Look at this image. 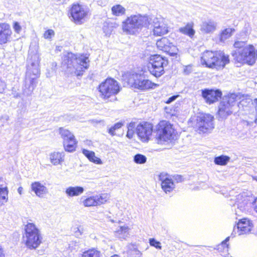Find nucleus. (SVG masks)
Instances as JSON below:
<instances>
[{"label": "nucleus", "mask_w": 257, "mask_h": 257, "mask_svg": "<svg viewBox=\"0 0 257 257\" xmlns=\"http://www.w3.org/2000/svg\"><path fill=\"white\" fill-rule=\"evenodd\" d=\"M61 67L68 74L81 76L89 67V60L87 55H77L71 52L63 54Z\"/></svg>", "instance_id": "f257e3e1"}, {"label": "nucleus", "mask_w": 257, "mask_h": 257, "mask_svg": "<svg viewBox=\"0 0 257 257\" xmlns=\"http://www.w3.org/2000/svg\"><path fill=\"white\" fill-rule=\"evenodd\" d=\"M29 57L30 58L28 60L25 84L23 88V93L26 96H30L32 93L37 83L36 80L40 74V54L37 52L34 54L30 52Z\"/></svg>", "instance_id": "f03ea898"}, {"label": "nucleus", "mask_w": 257, "mask_h": 257, "mask_svg": "<svg viewBox=\"0 0 257 257\" xmlns=\"http://www.w3.org/2000/svg\"><path fill=\"white\" fill-rule=\"evenodd\" d=\"M43 236L41 230L33 223L27 222L24 225L23 241L26 247L34 250L42 243Z\"/></svg>", "instance_id": "7ed1b4c3"}, {"label": "nucleus", "mask_w": 257, "mask_h": 257, "mask_svg": "<svg viewBox=\"0 0 257 257\" xmlns=\"http://www.w3.org/2000/svg\"><path fill=\"white\" fill-rule=\"evenodd\" d=\"M151 21V18L147 15H132L122 22V29L126 34L134 35L143 27L149 28Z\"/></svg>", "instance_id": "20e7f679"}, {"label": "nucleus", "mask_w": 257, "mask_h": 257, "mask_svg": "<svg viewBox=\"0 0 257 257\" xmlns=\"http://www.w3.org/2000/svg\"><path fill=\"white\" fill-rule=\"evenodd\" d=\"M202 65L211 68L219 69L223 68L229 62V57L221 51L212 52L207 51L203 53L201 59Z\"/></svg>", "instance_id": "39448f33"}, {"label": "nucleus", "mask_w": 257, "mask_h": 257, "mask_svg": "<svg viewBox=\"0 0 257 257\" xmlns=\"http://www.w3.org/2000/svg\"><path fill=\"white\" fill-rule=\"evenodd\" d=\"M98 89L101 98L104 100L111 98L110 101H114L116 100L115 95L120 91V87L114 79L107 78L99 84Z\"/></svg>", "instance_id": "423d86ee"}, {"label": "nucleus", "mask_w": 257, "mask_h": 257, "mask_svg": "<svg viewBox=\"0 0 257 257\" xmlns=\"http://www.w3.org/2000/svg\"><path fill=\"white\" fill-rule=\"evenodd\" d=\"M232 56L235 63H246L251 65L255 62L256 51L253 45H248L243 49L235 51Z\"/></svg>", "instance_id": "0eeeda50"}, {"label": "nucleus", "mask_w": 257, "mask_h": 257, "mask_svg": "<svg viewBox=\"0 0 257 257\" xmlns=\"http://www.w3.org/2000/svg\"><path fill=\"white\" fill-rule=\"evenodd\" d=\"M157 136L159 143L175 140L176 133L172 125L167 121H161L157 126Z\"/></svg>", "instance_id": "6e6552de"}, {"label": "nucleus", "mask_w": 257, "mask_h": 257, "mask_svg": "<svg viewBox=\"0 0 257 257\" xmlns=\"http://www.w3.org/2000/svg\"><path fill=\"white\" fill-rule=\"evenodd\" d=\"M149 70L151 74L159 77L165 73L164 68L168 64V60L160 55H152L150 59Z\"/></svg>", "instance_id": "1a4fd4ad"}, {"label": "nucleus", "mask_w": 257, "mask_h": 257, "mask_svg": "<svg viewBox=\"0 0 257 257\" xmlns=\"http://www.w3.org/2000/svg\"><path fill=\"white\" fill-rule=\"evenodd\" d=\"M237 95L232 93L223 97L218 106V114L225 117L232 112V107L236 104Z\"/></svg>", "instance_id": "9d476101"}, {"label": "nucleus", "mask_w": 257, "mask_h": 257, "mask_svg": "<svg viewBox=\"0 0 257 257\" xmlns=\"http://www.w3.org/2000/svg\"><path fill=\"white\" fill-rule=\"evenodd\" d=\"M129 83L135 88L141 90H147L155 88L158 85L145 78L140 74H133L128 80Z\"/></svg>", "instance_id": "9b49d317"}, {"label": "nucleus", "mask_w": 257, "mask_h": 257, "mask_svg": "<svg viewBox=\"0 0 257 257\" xmlns=\"http://www.w3.org/2000/svg\"><path fill=\"white\" fill-rule=\"evenodd\" d=\"M89 12V9L87 6L78 3L73 4L69 11L73 21L79 24L82 23Z\"/></svg>", "instance_id": "f8f14e48"}, {"label": "nucleus", "mask_w": 257, "mask_h": 257, "mask_svg": "<svg viewBox=\"0 0 257 257\" xmlns=\"http://www.w3.org/2000/svg\"><path fill=\"white\" fill-rule=\"evenodd\" d=\"M59 134L63 140V146L66 151L73 152L75 151L77 142L73 134L68 130L60 127Z\"/></svg>", "instance_id": "ddd939ff"}, {"label": "nucleus", "mask_w": 257, "mask_h": 257, "mask_svg": "<svg viewBox=\"0 0 257 257\" xmlns=\"http://www.w3.org/2000/svg\"><path fill=\"white\" fill-rule=\"evenodd\" d=\"M214 117L209 114H205L198 117L196 126L200 132L207 133L214 128Z\"/></svg>", "instance_id": "4468645a"}, {"label": "nucleus", "mask_w": 257, "mask_h": 257, "mask_svg": "<svg viewBox=\"0 0 257 257\" xmlns=\"http://www.w3.org/2000/svg\"><path fill=\"white\" fill-rule=\"evenodd\" d=\"M157 48L170 55L177 58L178 49L170 42L168 39L164 37L156 42Z\"/></svg>", "instance_id": "2eb2a0df"}, {"label": "nucleus", "mask_w": 257, "mask_h": 257, "mask_svg": "<svg viewBox=\"0 0 257 257\" xmlns=\"http://www.w3.org/2000/svg\"><path fill=\"white\" fill-rule=\"evenodd\" d=\"M253 227L251 221L246 218L242 219L234 226L231 236L234 237L236 234L241 235L249 233Z\"/></svg>", "instance_id": "dca6fc26"}, {"label": "nucleus", "mask_w": 257, "mask_h": 257, "mask_svg": "<svg viewBox=\"0 0 257 257\" xmlns=\"http://www.w3.org/2000/svg\"><path fill=\"white\" fill-rule=\"evenodd\" d=\"M153 132V125L149 122H144L137 125L136 133L143 142H147Z\"/></svg>", "instance_id": "f3484780"}, {"label": "nucleus", "mask_w": 257, "mask_h": 257, "mask_svg": "<svg viewBox=\"0 0 257 257\" xmlns=\"http://www.w3.org/2000/svg\"><path fill=\"white\" fill-rule=\"evenodd\" d=\"M222 93L219 90L205 89L202 90V96L205 102L211 104L216 101L221 97Z\"/></svg>", "instance_id": "a211bd4d"}, {"label": "nucleus", "mask_w": 257, "mask_h": 257, "mask_svg": "<svg viewBox=\"0 0 257 257\" xmlns=\"http://www.w3.org/2000/svg\"><path fill=\"white\" fill-rule=\"evenodd\" d=\"M150 26L154 27V34L157 36H161L167 34L168 32V27L162 21H159L157 18H151Z\"/></svg>", "instance_id": "6ab92c4d"}, {"label": "nucleus", "mask_w": 257, "mask_h": 257, "mask_svg": "<svg viewBox=\"0 0 257 257\" xmlns=\"http://www.w3.org/2000/svg\"><path fill=\"white\" fill-rule=\"evenodd\" d=\"M159 180L161 181L162 189L166 193L172 191L175 188L174 182L167 174L161 173Z\"/></svg>", "instance_id": "aec40b11"}, {"label": "nucleus", "mask_w": 257, "mask_h": 257, "mask_svg": "<svg viewBox=\"0 0 257 257\" xmlns=\"http://www.w3.org/2000/svg\"><path fill=\"white\" fill-rule=\"evenodd\" d=\"M12 34L10 25L6 23H0V44H6L9 41Z\"/></svg>", "instance_id": "412c9836"}, {"label": "nucleus", "mask_w": 257, "mask_h": 257, "mask_svg": "<svg viewBox=\"0 0 257 257\" xmlns=\"http://www.w3.org/2000/svg\"><path fill=\"white\" fill-rule=\"evenodd\" d=\"M217 27V23L215 21L208 19L202 22L200 30L204 33L210 34L214 33L216 30Z\"/></svg>", "instance_id": "4be33fe9"}, {"label": "nucleus", "mask_w": 257, "mask_h": 257, "mask_svg": "<svg viewBox=\"0 0 257 257\" xmlns=\"http://www.w3.org/2000/svg\"><path fill=\"white\" fill-rule=\"evenodd\" d=\"M31 187L32 191L40 198L44 197L48 193L47 188L40 182H35L32 183Z\"/></svg>", "instance_id": "5701e85b"}, {"label": "nucleus", "mask_w": 257, "mask_h": 257, "mask_svg": "<svg viewBox=\"0 0 257 257\" xmlns=\"http://www.w3.org/2000/svg\"><path fill=\"white\" fill-rule=\"evenodd\" d=\"M84 191L82 187L76 186H69L65 190V193L67 197H73L74 196H78L82 194Z\"/></svg>", "instance_id": "b1692460"}, {"label": "nucleus", "mask_w": 257, "mask_h": 257, "mask_svg": "<svg viewBox=\"0 0 257 257\" xmlns=\"http://www.w3.org/2000/svg\"><path fill=\"white\" fill-rule=\"evenodd\" d=\"M130 230L127 225L119 226L114 231V235L120 239H126L130 235Z\"/></svg>", "instance_id": "393cba45"}, {"label": "nucleus", "mask_w": 257, "mask_h": 257, "mask_svg": "<svg viewBox=\"0 0 257 257\" xmlns=\"http://www.w3.org/2000/svg\"><path fill=\"white\" fill-rule=\"evenodd\" d=\"M64 155L63 153L54 152L50 155L51 162L54 165L60 164L64 161Z\"/></svg>", "instance_id": "a878e982"}, {"label": "nucleus", "mask_w": 257, "mask_h": 257, "mask_svg": "<svg viewBox=\"0 0 257 257\" xmlns=\"http://www.w3.org/2000/svg\"><path fill=\"white\" fill-rule=\"evenodd\" d=\"M126 254L127 257H142V253L134 244L127 246Z\"/></svg>", "instance_id": "bb28decb"}, {"label": "nucleus", "mask_w": 257, "mask_h": 257, "mask_svg": "<svg viewBox=\"0 0 257 257\" xmlns=\"http://www.w3.org/2000/svg\"><path fill=\"white\" fill-rule=\"evenodd\" d=\"M82 153L91 162L96 164H102L101 159L95 156L94 152L86 149H83Z\"/></svg>", "instance_id": "cd10ccee"}, {"label": "nucleus", "mask_w": 257, "mask_h": 257, "mask_svg": "<svg viewBox=\"0 0 257 257\" xmlns=\"http://www.w3.org/2000/svg\"><path fill=\"white\" fill-rule=\"evenodd\" d=\"M119 25L115 22H106L103 24V31L106 35H109L114 29L118 27Z\"/></svg>", "instance_id": "c85d7f7f"}, {"label": "nucleus", "mask_w": 257, "mask_h": 257, "mask_svg": "<svg viewBox=\"0 0 257 257\" xmlns=\"http://www.w3.org/2000/svg\"><path fill=\"white\" fill-rule=\"evenodd\" d=\"M179 31L183 34L189 36L190 37H192L195 34V31L193 29V24L192 23H188L185 26L180 28Z\"/></svg>", "instance_id": "c756f323"}, {"label": "nucleus", "mask_w": 257, "mask_h": 257, "mask_svg": "<svg viewBox=\"0 0 257 257\" xmlns=\"http://www.w3.org/2000/svg\"><path fill=\"white\" fill-rule=\"evenodd\" d=\"M234 31V29L231 28H226L223 30L219 35V41L224 42L232 36Z\"/></svg>", "instance_id": "7c9ffc66"}, {"label": "nucleus", "mask_w": 257, "mask_h": 257, "mask_svg": "<svg viewBox=\"0 0 257 257\" xmlns=\"http://www.w3.org/2000/svg\"><path fill=\"white\" fill-rule=\"evenodd\" d=\"M126 10L121 5L117 4L111 8L112 14L115 16H121L124 15Z\"/></svg>", "instance_id": "2f4dec72"}, {"label": "nucleus", "mask_w": 257, "mask_h": 257, "mask_svg": "<svg viewBox=\"0 0 257 257\" xmlns=\"http://www.w3.org/2000/svg\"><path fill=\"white\" fill-rule=\"evenodd\" d=\"M94 196L97 206L104 204L110 197L109 194L107 193H102Z\"/></svg>", "instance_id": "473e14b6"}, {"label": "nucleus", "mask_w": 257, "mask_h": 257, "mask_svg": "<svg viewBox=\"0 0 257 257\" xmlns=\"http://www.w3.org/2000/svg\"><path fill=\"white\" fill-rule=\"evenodd\" d=\"M82 204L85 207L97 206L94 196L88 197L81 201Z\"/></svg>", "instance_id": "72a5a7b5"}, {"label": "nucleus", "mask_w": 257, "mask_h": 257, "mask_svg": "<svg viewBox=\"0 0 257 257\" xmlns=\"http://www.w3.org/2000/svg\"><path fill=\"white\" fill-rule=\"evenodd\" d=\"M229 157L226 156H220L215 157L214 162L216 164L219 165H225L229 160Z\"/></svg>", "instance_id": "f704fd0d"}, {"label": "nucleus", "mask_w": 257, "mask_h": 257, "mask_svg": "<svg viewBox=\"0 0 257 257\" xmlns=\"http://www.w3.org/2000/svg\"><path fill=\"white\" fill-rule=\"evenodd\" d=\"M99 252L95 249H89L84 251L81 257H99Z\"/></svg>", "instance_id": "c9c22d12"}, {"label": "nucleus", "mask_w": 257, "mask_h": 257, "mask_svg": "<svg viewBox=\"0 0 257 257\" xmlns=\"http://www.w3.org/2000/svg\"><path fill=\"white\" fill-rule=\"evenodd\" d=\"M134 161L137 164H144L147 161V158L143 155L137 154L134 157Z\"/></svg>", "instance_id": "e433bc0d"}, {"label": "nucleus", "mask_w": 257, "mask_h": 257, "mask_svg": "<svg viewBox=\"0 0 257 257\" xmlns=\"http://www.w3.org/2000/svg\"><path fill=\"white\" fill-rule=\"evenodd\" d=\"M8 197V191L6 188H0V204H3L7 201Z\"/></svg>", "instance_id": "4c0bfd02"}, {"label": "nucleus", "mask_w": 257, "mask_h": 257, "mask_svg": "<svg viewBox=\"0 0 257 257\" xmlns=\"http://www.w3.org/2000/svg\"><path fill=\"white\" fill-rule=\"evenodd\" d=\"M122 125L123 123L122 122L116 123L108 130V133L112 136H114L115 135V131L120 128Z\"/></svg>", "instance_id": "58836bf2"}, {"label": "nucleus", "mask_w": 257, "mask_h": 257, "mask_svg": "<svg viewBox=\"0 0 257 257\" xmlns=\"http://www.w3.org/2000/svg\"><path fill=\"white\" fill-rule=\"evenodd\" d=\"M246 46H248L244 41H236L234 44V47L237 49L236 51H239L241 49H243Z\"/></svg>", "instance_id": "ea45409f"}, {"label": "nucleus", "mask_w": 257, "mask_h": 257, "mask_svg": "<svg viewBox=\"0 0 257 257\" xmlns=\"http://www.w3.org/2000/svg\"><path fill=\"white\" fill-rule=\"evenodd\" d=\"M54 31L52 29H49L45 32L43 36L45 39L51 40L54 36Z\"/></svg>", "instance_id": "a19ab883"}, {"label": "nucleus", "mask_w": 257, "mask_h": 257, "mask_svg": "<svg viewBox=\"0 0 257 257\" xmlns=\"http://www.w3.org/2000/svg\"><path fill=\"white\" fill-rule=\"evenodd\" d=\"M149 242L151 246H154L157 249H161L162 248L161 243L154 238L150 239Z\"/></svg>", "instance_id": "79ce46f5"}, {"label": "nucleus", "mask_w": 257, "mask_h": 257, "mask_svg": "<svg viewBox=\"0 0 257 257\" xmlns=\"http://www.w3.org/2000/svg\"><path fill=\"white\" fill-rule=\"evenodd\" d=\"M246 203H243V206L242 205H239L238 204V207L236 210H235V214L238 215H240V213L243 212L245 211V204Z\"/></svg>", "instance_id": "37998d69"}, {"label": "nucleus", "mask_w": 257, "mask_h": 257, "mask_svg": "<svg viewBox=\"0 0 257 257\" xmlns=\"http://www.w3.org/2000/svg\"><path fill=\"white\" fill-rule=\"evenodd\" d=\"M229 240V237H227L226 239L223 241L221 244H220L218 246V249L220 248V247H223L226 251L228 250V245L226 243Z\"/></svg>", "instance_id": "c03bdc74"}, {"label": "nucleus", "mask_w": 257, "mask_h": 257, "mask_svg": "<svg viewBox=\"0 0 257 257\" xmlns=\"http://www.w3.org/2000/svg\"><path fill=\"white\" fill-rule=\"evenodd\" d=\"M13 29L15 32L18 34L20 33L22 31V27L20 26V24L17 22H15L14 23Z\"/></svg>", "instance_id": "a18cd8bd"}, {"label": "nucleus", "mask_w": 257, "mask_h": 257, "mask_svg": "<svg viewBox=\"0 0 257 257\" xmlns=\"http://www.w3.org/2000/svg\"><path fill=\"white\" fill-rule=\"evenodd\" d=\"M183 67V73L185 75H188L192 71V67L191 65L185 66Z\"/></svg>", "instance_id": "49530a36"}, {"label": "nucleus", "mask_w": 257, "mask_h": 257, "mask_svg": "<svg viewBox=\"0 0 257 257\" xmlns=\"http://www.w3.org/2000/svg\"><path fill=\"white\" fill-rule=\"evenodd\" d=\"M251 103L250 99H246V100L242 99L239 101L238 104V106L240 107V106H246L249 103Z\"/></svg>", "instance_id": "de8ad7c7"}, {"label": "nucleus", "mask_w": 257, "mask_h": 257, "mask_svg": "<svg viewBox=\"0 0 257 257\" xmlns=\"http://www.w3.org/2000/svg\"><path fill=\"white\" fill-rule=\"evenodd\" d=\"M84 231V228L83 226H79L76 228V230L75 231V234L76 236L78 237L80 235H81Z\"/></svg>", "instance_id": "09e8293b"}, {"label": "nucleus", "mask_w": 257, "mask_h": 257, "mask_svg": "<svg viewBox=\"0 0 257 257\" xmlns=\"http://www.w3.org/2000/svg\"><path fill=\"white\" fill-rule=\"evenodd\" d=\"M6 87L5 82L0 79V93H2Z\"/></svg>", "instance_id": "8fccbe9b"}, {"label": "nucleus", "mask_w": 257, "mask_h": 257, "mask_svg": "<svg viewBox=\"0 0 257 257\" xmlns=\"http://www.w3.org/2000/svg\"><path fill=\"white\" fill-rule=\"evenodd\" d=\"M134 130H127L126 137L129 139H132L134 135Z\"/></svg>", "instance_id": "3c124183"}, {"label": "nucleus", "mask_w": 257, "mask_h": 257, "mask_svg": "<svg viewBox=\"0 0 257 257\" xmlns=\"http://www.w3.org/2000/svg\"><path fill=\"white\" fill-rule=\"evenodd\" d=\"M178 97V95H173L169 97L166 101V103L169 104L174 101Z\"/></svg>", "instance_id": "603ef678"}, {"label": "nucleus", "mask_w": 257, "mask_h": 257, "mask_svg": "<svg viewBox=\"0 0 257 257\" xmlns=\"http://www.w3.org/2000/svg\"><path fill=\"white\" fill-rule=\"evenodd\" d=\"M136 127V123L134 122H130L127 125V130H134Z\"/></svg>", "instance_id": "864d4df0"}, {"label": "nucleus", "mask_w": 257, "mask_h": 257, "mask_svg": "<svg viewBox=\"0 0 257 257\" xmlns=\"http://www.w3.org/2000/svg\"><path fill=\"white\" fill-rule=\"evenodd\" d=\"M0 119L4 120V121H7L9 120V116L8 115L5 114V115L1 116L0 117Z\"/></svg>", "instance_id": "5fc2aeb1"}, {"label": "nucleus", "mask_w": 257, "mask_h": 257, "mask_svg": "<svg viewBox=\"0 0 257 257\" xmlns=\"http://www.w3.org/2000/svg\"><path fill=\"white\" fill-rule=\"evenodd\" d=\"M175 180L177 181V182H180L183 181V178L180 175H177L175 176Z\"/></svg>", "instance_id": "6e6d98bb"}, {"label": "nucleus", "mask_w": 257, "mask_h": 257, "mask_svg": "<svg viewBox=\"0 0 257 257\" xmlns=\"http://www.w3.org/2000/svg\"><path fill=\"white\" fill-rule=\"evenodd\" d=\"M0 257H5V255L3 253V249L1 246H0Z\"/></svg>", "instance_id": "4d7b16f0"}, {"label": "nucleus", "mask_w": 257, "mask_h": 257, "mask_svg": "<svg viewBox=\"0 0 257 257\" xmlns=\"http://www.w3.org/2000/svg\"><path fill=\"white\" fill-rule=\"evenodd\" d=\"M23 188L22 187H19L18 189V192L20 194H22Z\"/></svg>", "instance_id": "13d9d810"}, {"label": "nucleus", "mask_w": 257, "mask_h": 257, "mask_svg": "<svg viewBox=\"0 0 257 257\" xmlns=\"http://www.w3.org/2000/svg\"><path fill=\"white\" fill-rule=\"evenodd\" d=\"M254 206H257V198L254 201Z\"/></svg>", "instance_id": "bf43d9fd"}, {"label": "nucleus", "mask_w": 257, "mask_h": 257, "mask_svg": "<svg viewBox=\"0 0 257 257\" xmlns=\"http://www.w3.org/2000/svg\"><path fill=\"white\" fill-rule=\"evenodd\" d=\"M110 257H119V256L117 254H114L113 255H112Z\"/></svg>", "instance_id": "052dcab7"}, {"label": "nucleus", "mask_w": 257, "mask_h": 257, "mask_svg": "<svg viewBox=\"0 0 257 257\" xmlns=\"http://www.w3.org/2000/svg\"><path fill=\"white\" fill-rule=\"evenodd\" d=\"M254 210L257 212V206H254Z\"/></svg>", "instance_id": "680f3d73"}, {"label": "nucleus", "mask_w": 257, "mask_h": 257, "mask_svg": "<svg viewBox=\"0 0 257 257\" xmlns=\"http://www.w3.org/2000/svg\"><path fill=\"white\" fill-rule=\"evenodd\" d=\"M254 179L257 181V178H254Z\"/></svg>", "instance_id": "e2e57ef3"}, {"label": "nucleus", "mask_w": 257, "mask_h": 257, "mask_svg": "<svg viewBox=\"0 0 257 257\" xmlns=\"http://www.w3.org/2000/svg\"><path fill=\"white\" fill-rule=\"evenodd\" d=\"M107 30H109L110 29V28H109V27H107Z\"/></svg>", "instance_id": "0e129e2a"}, {"label": "nucleus", "mask_w": 257, "mask_h": 257, "mask_svg": "<svg viewBox=\"0 0 257 257\" xmlns=\"http://www.w3.org/2000/svg\"><path fill=\"white\" fill-rule=\"evenodd\" d=\"M83 199V197H82L81 199V200H82Z\"/></svg>", "instance_id": "69168bd1"}, {"label": "nucleus", "mask_w": 257, "mask_h": 257, "mask_svg": "<svg viewBox=\"0 0 257 257\" xmlns=\"http://www.w3.org/2000/svg\"><path fill=\"white\" fill-rule=\"evenodd\" d=\"M256 57H257V49H256Z\"/></svg>", "instance_id": "338daca9"}]
</instances>
